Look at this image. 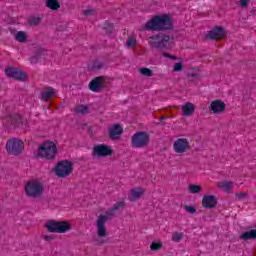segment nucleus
<instances>
[{
	"mask_svg": "<svg viewBox=\"0 0 256 256\" xmlns=\"http://www.w3.org/2000/svg\"><path fill=\"white\" fill-rule=\"evenodd\" d=\"M145 29L146 31H169L173 29V21L169 15L154 16L145 24Z\"/></svg>",
	"mask_w": 256,
	"mask_h": 256,
	"instance_id": "f257e3e1",
	"label": "nucleus"
},
{
	"mask_svg": "<svg viewBox=\"0 0 256 256\" xmlns=\"http://www.w3.org/2000/svg\"><path fill=\"white\" fill-rule=\"evenodd\" d=\"M148 44L151 49H158L159 51L171 49L173 47V37L165 33H159L151 36L148 39Z\"/></svg>",
	"mask_w": 256,
	"mask_h": 256,
	"instance_id": "f03ea898",
	"label": "nucleus"
},
{
	"mask_svg": "<svg viewBox=\"0 0 256 256\" xmlns=\"http://www.w3.org/2000/svg\"><path fill=\"white\" fill-rule=\"evenodd\" d=\"M115 217V210L109 208L105 214H100L96 219V233L100 239L107 237V226L105 224L107 221H111L112 218Z\"/></svg>",
	"mask_w": 256,
	"mask_h": 256,
	"instance_id": "7ed1b4c3",
	"label": "nucleus"
},
{
	"mask_svg": "<svg viewBox=\"0 0 256 256\" xmlns=\"http://www.w3.org/2000/svg\"><path fill=\"white\" fill-rule=\"evenodd\" d=\"M24 189L27 197H31L32 199H37L41 197V195H43V191H45L43 183L38 180L28 181Z\"/></svg>",
	"mask_w": 256,
	"mask_h": 256,
	"instance_id": "20e7f679",
	"label": "nucleus"
},
{
	"mask_svg": "<svg viewBox=\"0 0 256 256\" xmlns=\"http://www.w3.org/2000/svg\"><path fill=\"white\" fill-rule=\"evenodd\" d=\"M45 227L49 233H67L71 231V223L68 221H55L51 220L45 224Z\"/></svg>",
	"mask_w": 256,
	"mask_h": 256,
	"instance_id": "39448f33",
	"label": "nucleus"
},
{
	"mask_svg": "<svg viewBox=\"0 0 256 256\" xmlns=\"http://www.w3.org/2000/svg\"><path fill=\"white\" fill-rule=\"evenodd\" d=\"M57 155V146L53 142H45L38 149V157L43 159H55Z\"/></svg>",
	"mask_w": 256,
	"mask_h": 256,
	"instance_id": "423d86ee",
	"label": "nucleus"
},
{
	"mask_svg": "<svg viewBox=\"0 0 256 256\" xmlns=\"http://www.w3.org/2000/svg\"><path fill=\"white\" fill-rule=\"evenodd\" d=\"M150 137L147 132H136L131 139V147L134 149H143L149 145Z\"/></svg>",
	"mask_w": 256,
	"mask_h": 256,
	"instance_id": "0eeeda50",
	"label": "nucleus"
},
{
	"mask_svg": "<svg viewBox=\"0 0 256 256\" xmlns=\"http://www.w3.org/2000/svg\"><path fill=\"white\" fill-rule=\"evenodd\" d=\"M54 171L57 177L60 179H65V177H69L70 174L73 173V163L67 160L58 162L54 168Z\"/></svg>",
	"mask_w": 256,
	"mask_h": 256,
	"instance_id": "6e6552de",
	"label": "nucleus"
},
{
	"mask_svg": "<svg viewBox=\"0 0 256 256\" xmlns=\"http://www.w3.org/2000/svg\"><path fill=\"white\" fill-rule=\"evenodd\" d=\"M25 149V144L22 140L12 138L6 143V151L9 155H21Z\"/></svg>",
	"mask_w": 256,
	"mask_h": 256,
	"instance_id": "1a4fd4ad",
	"label": "nucleus"
},
{
	"mask_svg": "<svg viewBox=\"0 0 256 256\" xmlns=\"http://www.w3.org/2000/svg\"><path fill=\"white\" fill-rule=\"evenodd\" d=\"M110 155H113V149L106 144H99L93 147V157H110Z\"/></svg>",
	"mask_w": 256,
	"mask_h": 256,
	"instance_id": "9d476101",
	"label": "nucleus"
},
{
	"mask_svg": "<svg viewBox=\"0 0 256 256\" xmlns=\"http://www.w3.org/2000/svg\"><path fill=\"white\" fill-rule=\"evenodd\" d=\"M190 148L191 144L187 138H178L173 144V150L178 154L187 153Z\"/></svg>",
	"mask_w": 256,
	"mask_h": 256,
	"instance_id": "9b49d317",
	"label": "nucleus"
},
{
	"mask_svg": "<svg viewBox=\"0 0 256 256\" xmlns=\"http://www.w3.org/2000/svg\"><path fill=\"white\" fill-rule=\"evenodd\" d=\"M210 111L214 113V115H221V113H225V109H227V104L222 100H214L210 103L209 107Z\"/></svg>",
	"mask_w": 256,
	"mask_h": 256,
	"instance_id": "f8f14e48",
	"label": "nucleus"
},
{
	"mask_svg": "<svg viewBox=\"0 0 256 256\" xmlns=\"http://www.w3.org/2000/svg\"><path fill=\"white\" fill-rule=\"evenodd\" d=\"M5 73L7 77L18 79V81H25V79H27V74L17 68H6Z\"/></svg>",
	"mask_w": 256,
	"mask_h": 256,
	"instance_id": "ddd939ff",
	"label": "nucleus"
},
{
	"mask_svg": "<svg viewBox=\"0 0 256 256\" xmlns=\"http://www.w3.org/2000/svg\"><path fill=\"white\" fill-rule=\"evenodd\" d=\"M223 37H225V29L221 26H216L206 35V39H215L216 41L223 39Z\"/></svg>",
	"mask_w": 256,
	"mask_h": 256,
	"instance_id": "4468645a",
	"label": "nucleus"
},
{
	"mask_svg": "<svg viewBox=\"0 0 256 256\" xmlns=\"http://www.w3.org/2000/svg\"><path fill=\"white\" fill-rule=\"evenodd\" d=\"M109 132V138L112 141H116L117 139L121 138V135L123 134V127L119 124H114L108 129Z\"/></svg>",
	"mask_w": 256,
	"mask_h": 256,
	"instance_id": "2eb2a0df",
	"label": "nucleus"
},
{
	"mask_svg": "<svg viewBox=\"0 0 256 256\" xmlns=\"http://www.w3.org/2000/svg\"><path fill=\"white\" fill-rule=\"evenodd\" d=\"M202 207L204 209H215L217 207V197L215 195H206L202 198Z\"/></svg>",
	"mask_w": 256,
	"mask_h": 256,
	"instance_id": "dca6fc26",
	"label": "nucleus"
},
{
	"mask_svg": "<svg viewBox=\"0 0 256 256\" xmlns=\"http://www.w3.org/2000/svg\"><path fill=\"white\" fill-rule=\"evenodd\" d=\"M89 89L90 91H93V93H99L103 89V77L99 76L94 78L89 83Z\"/></svg>",
	"mask_w": 256,
	"mask_h": 256,
	"instance_id": "f3484780",
	"label": "nucleus"
},
{
	"mask_svg": "<svg viewBox=\"0 0 256 256\" xmlns=\"http://www.w3.org/2000/svg\"><path fill=\"white\" fill-rule=\"evenodd\" d=\"M145 193V189L143 188H134L130 191V195L128 196L129 201L132 203L141 199Z\"/></svg>",
	"mask_w": 256,
	"mask_h": 256,
	"instance_id": "a211bd4d",
	"label": "nucleus"
},
{
	"mask_svg": "<svg viewBox=\"0 0 256 256\" xmlns=\"http://www.w3.org/2000/svg\"><path fill=\"white\" fill-rule=\"evenodd\" d=\"M56 92L53 88H46L44 91L41 92V99L42 101H49L55 97Z\"/></svg>",
	"mask_w": 256,
	"mask_h": 256,
	"instance_id": "6ab92c4d",
	"label": "nucleus"
},
{
	"mask_svg": "<svg viewBox=\"0 0 256 256\" xmlns=\"http://www.w3.org/2000/svg\"><path fill=\"white\" fill-rule=\"evenodd\" d=\"M183 115L185 117H189V115H193L195 113V105L191 102H187L184 106H182Z\"/></svg>",
	"mask_w": 256,
	"mask_h": 256,
	"instance_id": "aec40b11",
	"label": "nucleus"
},
{
	"mask_svg": "<svg viewBox=\"0 0 256 256\" xmlns=\"http://www.w3.org/2000/svg\"><path fill=\"white\" fill-rule=\"evenodd\" d=\"M46 7L51 11H59L61 3H59V0H46Z\"/></svg>",
	"mask_w": 256,
	"mask_h": 256,
	"instance_id": "412c9836",
	"label": "nucleus"
},
{
	"mask_svg": "<svg viewBox=\"0 0 256 256\" xmlns=\"http://www.w3.org/2000/svg\"><path fill=\"white\" fill-rule=\"evenodd\" d=\"M235 186V183L233 182H219L218 187L220 189H223L226 193H231V189Z\"/></svg>",
	"mask_w": 256,
	"mask_h": 256,
	"instance_id": "4be33fe9",
	"label": "nucleus"
},
{
	"mask_svg": "<svg viewBox=\"0 0 256 256\" xmlns=\"http://www.w3.org/2000/svg\"><path fill=\"white\" fill-rule=\"evenodd\" d=\"M240 239L243 241H249V239H256V230H250L242 233Z\"/></svg>",
	"mask_w": 256,
	"mask_h": 256,
	"instance_id": "5701e85b",
	"label": "nucleus"
},
{
	"mask_svg": "<svg viewBox=\"0 0 256 256\" xmlns=\"http://www.w3.org/2000/svg\"><path fill=\"white\" fill-rule=\"evenodd\" d=\"M74 113H76V115H86V113H89V107L85 106V105H79L76 106L73 109Z\"/></svg>",
	"mask_w": 256,
	"mask_h": 256,
	"instance_id": "b1692460",
	"label": "nucleus"
},
{
	"mask_svg": "<svg viewBox=\"0 0 256 256\" xmlns=\"http://www.w3.org/2000/svg\"><path fill=\"white\" fill-rule=\"evenodd\" d=\"M8 121L13 127H17L21 123V117L17 114H13L8 118Z\"/></svg>",
	"mask_w": 256,
	"mask_h": 256,
	"instance_id": "393cba45",
	"label": "nucleus"
},
{
	"mask_svg": "<svg viewBox=\"0 0 256 256\" xmlns=\"http://www.w3.org/2000/svg\"><path fill=\"white\" fill-rule=\"evenodd\" d=\"M16 41H19V43H25L27 41V34L23 31H19L15 35Z\"/></svg>",
	"mask_w": 256,
	"mask_h": 256,
	"instance_id": "a878e982",
	"label": "nucleus"
},
{
	"mask_svg": "<svg viewBox=\"0 0 256 256\" xmlns=\"http://www.w3.org/2000/svg\"><path fill=\"white\" fill-rule=\"evenodd\" d=\"M28 23L31 27H37V25L41 24V17H31L29 18Z\"/></svg>",
	"mask_w": 256,
	"mask_h": 256,
	"instance_id": "bb28decb",
	"label": "nucleus"
},
{
	"mask_svg": "<svg viewBox=\"0 0 256 256\" xmlns=\"http://www.w3.org/2000/svg\"><path fill=\"white\" fill-rule=\"evenodd\" d=\"M125 207H126L125 201H119V202H116L111 208L114 210V212H116V211H120V209H125Z\"/></svg>",
	"mask_w": 256,
	"mask_h": 256,
	"instance_id": "cd10ccee",
	"label": "nucleus"
},
{
	"mask_svg": "<svg viewBox=\"0 0 256 256\" xmlns=\"http://www.w3.org/2000/svg\"><path fill=\"white\" fill-rule=\"evenodd\" d=\"M202 187L200 185H190L188 188L189 193H199L200 191H202Z\"/></svg>",
	"mask_w": 256,
	"mask_h": 256,
	"instance_id": "c85d7f7f",
	"label": "nucleus"
},
{
	"mask_svg": "<svg viewBox=\"0 0 256 256\" xmlns=\"http://www.w3.org/2000/svg\"><path fill=\"white\" fill-rule=\"evenodd\" d=\"M141 75H144L145 77H153V70L149 68H141L140 69Z\"/></svg>",
	"mask_w": 256,
	"mask_h": 256,
	"instance_id": "c756f323",
	"label": "nucleus"
},
{
	"mask_svg": "<svg viewBox=\"0 0 256 256\" xmlns=\"http://www.w3.org/2000/svg\"><path fill=\"white\" fill-rule=\"evenodd\" d=\"M181 239H183V233L174 232L172 234V241H174V243H179Z\"/></svg>",
	"mask_w": 256,
	"mask_h": 256,
	"instance_id": "7c9ffc66",
	"label": "nucleus"
},
{
	"mask_svg": "<svg viewBox=\"0 0 256 256\" xmlns=\"http://www.w3.org/2000/svg\"><path fill=\"white\" fill-rule=\"evenodd\" d=\"M163 247V243L162 242H152V244L150 245V249L151 251H159V249H161Z\"/></svg>",
	"mask_w": 256,
	"mask_h": 256,
	"instance_id": "2f4dec72",
	"label": "nucleus"
},
{
	"mask_svg": "<svg viewBox=\"0 0 256 256\" xmlns=\"http://www.w3.org/2000/svg\"><path fill=\"white\" fill-rule=\"evenodd\" d=\"M93 71H99V69H103V64L99 61H95L92 65Z\"/></svg>",
	"mask_w": 256,
	"mask_h": 256,
	"instance_id": "473e14b6",
	"label": "nucleus"
},
{
	"mask_svg": "<svg viewBox=\"0 0 256 256\" xmlns=\"http://www.w3.org/2000/svg\"><path fill=\"white\" fill-rule=\"evenodd\" d=\"M184 209L187 213H190V215H195V213H197V209L193 206H184Z\"/></svg>",
	"mask_w": 256,
	"mask_h": 256,
	"instance_id": "72a5a7b5",
	"label": "nucleus"
},
{
	"mask_svg": "<svg viewBox=\"0 0 256 256\" xmlns=\"http://www.w3.org/2000/svg\"><path fill=\"white\" fill-rule=\"evenodd\" d=\"M135 43H137V39L135 37H129L127 42H126V45L128 47H133V45H135Z\"/></svg>",
	"mask_w": 256,
	"mask_h": 256,
	"instance_id": "f704fd0d",
	"label": "nucleus"
},
{
	"mask_svg": "<svg viewBox=\"0 0 256 256\" xmlns=\"http://www.w3.org/2000/svg\"><path fill=\"white\" fill-rule=\"evenodd\" d=\"M39 59H41V54H36L35 56H32L30 61L31 63H38Z\"/></svg>",
	"mask_w": 256,
	"mask_h": 256,
	"instance_id": "c9c22d12",
	"label": "nucleus"
},
{
	"mask_svg": "<svg viewBox=\"0 0 256 256\" xmlns=\"http://www.w3.org/2000/svg\"><path fill=\"white\" fill-rule=\"evenodd\" d=\"M173 71H175V72L183 71V64H181V63H176V64L174 65Z\"/></svg>",
	"mask_w": 256,
	"mask_h": 256,
	"instance_id": "e433bc0d",
	"label": "nucleus"
},
{
	"mask_svg": "<svg viewBox=\"0 0 256 256\" xmlns=\"http://www.w3.org/2000/svg\"><path fill=\"white\" fill-rule=\"evenodd\" d=\"M249 1H251V0H240L239 1V6L242 7V8H246L247 5H249Z\"/></svg>",
	"mask_w": 256,
	"mask_h": 256,
	"instance_id": "4c0bfd02",
	"label": "nucleus"
},
{
	"mask_svg": "<svg viewBox=\"0 0 256 256\" xmlns=\"http://www.w3.org/2000/svg\"><path fill=\"white\" fill-rule=\"evenodd\" d=\"M104 29H105V31H106V33L108 35H111V33H113V26H112V24H109L108 26L104 27Z\"/></svg>",
	"mask_w": 256,
	"mask_h": 256,
	"instance_id": "58836bf2",
	"label": "nucleus"
},
{
	"mask_svg": "<svg viewBox=\"0 0 256 256\" xmlns=\"http://www.w3.org/2000/svg\"><path fill=\"white\" fill-rule=\"evenodd\" d=\"M237 199H239V201H241L242 199H245V197H247V193L245 192H240L236 194Z\"/></svg>",
	"mask_w": 256,
	"mask_h": 256,
	"instance_id": "ea45409f",
	"label": "nucleus"
},
{
	"mask_svg": "<svg viewBox=\"0 0 256 256\" xmlns=\"http://www.w3.org/2000/svg\"><path fill=\"white\" fill-rule=\"evenodd\" d=\"M42 239H44V241H53V239H55V236H53V235H43Z\"/></svg>",
	"mask_w": 256,
	"mask_h": 256,
	"instance_id": "a19ab883",
	"label": "nucleus"
},
{
	"mask_svg": "<svg viewBox=\"0 0 256 256\" xmlns=\"http://www.w3.org/2000/svg\"><path fill=\"white\" fill-rule=\"evenodd\" d=\"M84 15H93V10H84Z\"/></svg>",
	"mask_w": 256,
	"mask_h": 256,
	"instance_id": "79ce46f5",
	"label": "nucleus"
},
{
	"mask_svg": "<svg viewBox=\"0 0 256 256\" xmlns=\"http://www.w3.org/2000/svg\"><path fill=\"white\" fill-rule=\"evenodd\" d=\"M96 245H103V241H101V242L96 241Z\"/></svg>",
	"mask_w": 256,
	"mask_h": 256,
	"instance_id": "37998d69",
	"label": "nucleus"
},
{
	"mask_svg": "<svg viewBox=\"0 0 256 256\" xmlns=\"http://www.w3.org/2000/svg\"><path fill=\"white\" fill-rule=\"evenodd\" d=\"M159 119L160 121H164L165 117H160Z\"/></svg>",
	"mask_w": 256,
	"mask_h": 256,
	"instance_id": "c03bdc74",
	"label": "nucleus"
},
{
	"mask_svg": "<svg viewBox=\"0 0 256 256\" xmlns=\"http://www.w3.org/2000/svg\"><path fill=\"white\" fill-rule=\"evenodd\" d=\"M166 57H171V56L169 54H167Z\"/></svg>",
	"mask_w": 256,
	"mask_h": 256,
	"instance_id": "a18cd8bd",
	"label": "nucleus"
}]
</instances>
